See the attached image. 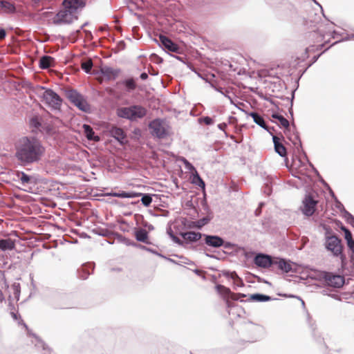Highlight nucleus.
Listing matches in <instances>:
<instances>
[{
  "mask_svg": "<svg viewBox=\"0 0 354 354\" xmlns=\"http://www.w3.org/2000/svg\"><path fill=\"white\" fill-rule=\"evenodd\" d=\"M45 152L42 142L35 136L21 137L15 143V157L21 166L38 163Z\"/></svg>",
  "mask_w": 354,
  "mask_h": 354,
  "instance_id": "f257e3e1",
  "label": "nucleus"
},
{
  "mask_svg": "<svg viewBox=\"0 0 354 354\" xmlns=\"http://www.w3.org/2000/svg\"><path fill=\"white\" fill-rule=\"evenodd\" d=\"M37 94L42 98V101L52 110L60 111L62 99L51 88H46L44 86L38 88Z\"/></svg>",
  "mask_w": 354,
  "mask_h": 354,
  "instance_id": "f03ea898",
  "label": "nucleus"
},
{
  "mask_svg": "<svg viewBox=\"0 0 354 354\" xmlns=\"http://www.w3.org/2000/svg\"><path fill=\"white\" fill-rule=\"evenodd\" d=\"M147 114V109L140 105H131L118 109L117 115L121 118L130 121H136L144 118Z\"/></svg>",
  "mask_w": 354,
  "mask_h": 354,
  "instance_id": "7ed1b4c3",
  "label": "nucleus"
},
{
  "mask_svg": "<svg viewBox=\"0 0 354 354\" xmlns=\"http://www.w3.org/2000/svg\"><path fill=\"white\" fill-rule=\"evenodd\" d=\"M66 98L80 111L89 113L91 106L85 97L75 89H68L65 91Z\"/></svg>",
  "mask_w": 354,
  "mask_h": 354,
  "instance_id": "20e7f679",
  "label": "nucleus"
},
{
  "mask_svg": "<svg viewBox=\"0 0 354 354\" xmlns=\"http://www.w3.org/2000/svg\"><path fill=\"white\" fill-rule=\"evenodd\" d=\"M324 245L327 250L330 251L334 257H343V246L342 241L335 235L326 234Z\"/></svg>",
  "mask_w": 354,
  "mask_h": 354,
  "instance_id": "39448f33",
  "label": "nucleus"
},
{
  "mask_svg": "<svg viewBox=\"0 0 354 354\" xmlns=\"http://www.w3.org/2000/svg\"><path fill=\"white\" fill-rule=\"evenodd\" d=\"M77 19L76 14L64 8L59 11L53 18V23L55 25L70 24Z\"/></svg>",
  "mask_w": 354,
  "mask_h": 354,
  "instance_id": "423d86ee",
  "label": "nucleus"
},
{
  "mask_svg": "<svg viewBox=\"0 0 354 354\" xmlns=\"http://www.w3.org/2000/svg\"><path fill=\"white\" fill-rule=\"evenodd\" d=\"M302 204L301 207L302 213L306 216H310L315 212L317 201L310 194H307L302 201Z\"/></svg>",
  "mask_w": 354,
  "mask_h": 354,
  "instance_id": "0eeeda50",
  "label": "nucleus"
},
{
  "mask_svg": "<svg viewBox=\"0 0 354 354\" xmlns=\"http://www.w3.org/2000/svg\"><path fill=\"white\" fill-rule=\"evenodd\" d=\"M149 128L151 130V135L159 139H162L167 135L163 122L160 119H155L150 122Z\"/></svg>",
  "mask_w": 354,
  "mask_h": 354,
  "instance_id": "6e6552de",
  "label": "nucleus"
},
{
  "mask_svg": "<svg viewBox=\"0 0 354 354\" xmlns=\"http://www.w3.org/2000/svg\"><path fill=\"white\" fill-rule=\"evenodd\" d=\"M323 278L327 285L335 288L342 287L344 283V277L331 272H324Z\"/></svg>",
  "mask_w": 354,
  "mask_h": 354,
  "instance_id": "1a4fd4ad",
  "label": "nucleus"
},
{
  "mask_svg": "<svg viewBox=\"0 0 354 354\" xmlns=\"http://www.w3.org/2000/svg\"><path fill=\"white\" fill-rule=\"evenodd\" d=\"M274 257L266 254L259 253L254 259V263L258 267L268 268L270 267H274Z\"/></svg>",
  "mask_w": 354,
  "mask_h": 354,
  "instance_id": "9d476101",
  "label": "nucleus"
},
{
  "mask_svg": "<svg viewBox=\"0 0 354 354\" xmlns=\"http://www.w3.org/2000/svg\"><path fill=\"white\" fill-rule=\"evenodd\" d=\"M109 134L114 138L121 145L127 142V135L122 129L112 126L109 129Z\"/></svg>",
  "mask_w": 354,
  "mask_h": 354,
  "instance_id": "9b49d317",
  "label": "nucleus"
},
{
  "mask_svg": "<svg viewBox=\"0 0 354 354\" xmlns=\"http://www.w3.org/2000/svg\"><path fill=\"white\" fill-rule=\"evenodd\" d=\"M274 266L282 272L288 273L293 271L292 264L289 260L274 257Z\"/></svg>",
  "mask_w": 354,
  "mask_h": 354,
  "instance_id": "f8f14e48",
  "label": "nucleus"
},
{
  "mask_svg": "<svg viewBox=\"0 0 354 354\" xmlns=\"http://www.w3.org/2000/svg\"><path fill=\"white\" fill-rule=\"evenodd\" d=\"M159 41L160 42L161 46L166 50L174 53L179 52V46L167 37L163 35H160Z\"/></svg>",
  "mask_w": 354,
  "mask_h": 354,
  "instance_id": "ddd939ff",
  "label": "nucleus"
},
{
  "mask_svg": "<svg viewBox=\"0 0 354 354\" xmlns=\"http://www.w3.org/2000/svg\"><path fill=\"white\" fill-rule=\"evenodd\" d=\"M205 243L212 248H220L224 244V240L217 235L203 234Z\"/></svg>",
  "mask_w": 354,
  "mask_h": 354,
  "instance_id": "4468645a",
  "label": "nucleus"
},
{
  "mask_svg": "<svg viewBox=\"0 0 354 354\" xmlns=\"http://www.w3.org/2000/svg\"><path fill=\"white\" fill-rule=\"evenodd\" d=\"M180 235L183 239L185 245L195 243L199 241L202 238V236H203V234L202 233L194 231L181 232Z\"/></svg>",
  "mask_w": 354,
  "mask_h": 354,
  "instance_id": "2eb2a0df",
  "label": "nucleus"
},
{
  "mask_svg": "<svg viewBox=\"0 0 354 354\" xmlns=\"http://www.w3.org/2000/svg\"><path fill=\"white\" fill-rule=\"evenodd\" d=\"M62 4L64 8L75 14L79 8L85 6V3L82 0H64Z\"/></svg>",
  "mask_w": 354,
  "mask_h": 354,
  "instance_id": "dca6fc26",
  "label": "nucleus"
},
{
  "mask_svg": "<svg viewBox=\"0 0 354 354\" xmlns=\"http://www.w3.org/2000/svg\"><path fill=\"white\" fill-rule=\"evenodd\" d=\"M94 268V264L93 263H87L82 265V266L77 270V277L80 279L85 280L91 274L89 269L92 270Z\"/></svg>",
  "mask_w": 354,
  "mask_h": 354,
  "instance_id": "f3484780",
  "label": "nucleus"
},
{
  "mask_svg": "<svg viewBox=\"0 0 354 354\" xmlns=\"http://www.w3.org/2000/svg\"><path fill=\"white\" fill-rule=\"evenodd\" d=\"M134 236L137 241L142 242L146 244H150L149 241L148 232L141 227L136 228L134 231Z\"/></svg>",
  "mask_w": 354,
  "mask_h": 354,
  "instance_id": "a211bd4d",
  "label": "nucleus"
},
{
  "mask_svg": "<svg viewBox=\"0 0 354 354\" xmlns=\"http://www.w3.org/2000/svg\"><path fill=\"white\" fill-rule=\"evenodd\" d=\"M102 75L106 77L107 80H115L120 73V70L114 69L109 66H104L100 69Z\"/></svg>",
  "mask_w": 354,
  "mask_h": 354,
  "instance_id": "6ab92c4d",
  "label": "nucleus"
},
{
  "mask_svg": "<svg viewBox=\"0 0 354 354\" xmlns=\"http://www.w3.org/2000/svg\"><path fill=\"white\" fill-rule=\"evenodd\" d=\"M272 141L274 143V150L281 157H286L287 156V151L283 145L280 142L279 138L277 136H274L272 133Z\"/></svg>",
  "mask_w": 354,
  "mask_h": 354,
  "instance_id": "aec40b11",
  "label": "nucleus"
},
{
  "mask_svg": "<svg viewBox=\"0 0 354 354\" xmlns=\"http://www.w3.org/2000/svg\"><path fill=\"white\" fill-rule=\"evenodd\" d=\"M84 133L85 137L90 141L98 142L100 138L98 136L95 135V132L93 128L86 124H84L82 126Z\"/></svg>",
  "mask_w": 354,
  "mask_h": 354,
  "instance_id": "412c9836",
  "label": "nucleus"
},
{
  "mask_svg": "<svg viewBox=\"0 0 354 354\" xmlns=\"http://www.w3.org/2000/svg\"><path fill=\"white\" fill-rule=\"evenodd\" d=\"M250 115L253 118V120L256 124L259 125L263 129L267 130L270 134H272V133L269 130L268 127L266 124V121L261 115H259L257 112H251L250 113Z\"/></svg>",
  "mask_w": 354,
  "mask_h": 354,
  "instance_id": "4be33fe9",
  "label": "nucleus"
},
{
  "mask_svg": "<svg viewBox=\"0 0 354 354\" xmlns=\"http://www.w3.org/2000/svg\"><path fill=\"white\" fill-rule=\"evenodd\" d=\"M272 118L277 119L279 121L280 125L285 128L284 133L286 135H288V133L292 131L289 121L283 115L278 113H274L272 114Z\"/></svg>",
  "mask_w": 354,
  "mask_h": 354,
  "instance_id": "5701e85b",
  "label": "nucleus"
},
{
  "mask_svg": "<svg viewBox=\"0 0 354 354\" xmlns=\"http://www.w3.org/2000/svg\"><path fill=\"white\" fill-rule=\"evenodd\" d=\"M55 64V59L53 57L44 55L42 56L39 59V67L42 69H46L53 66Z\"/></svg>",
  "mask_w": 354,
  "mask_h": 354,
  "instance_id": "b1692460",
  "label": "nucleus"
},
{
  "mask_svg": "<svg viewBox=\"0 0 354 354\" xmlns=\"http://www.w3.org/2000/svg\"><path fill=\"white\" fill-rule=\"evenodd\" d=\"M16 177L21 181L22 185L33 184L34 178L30 176L24 171H17L16 172Z\"/></svg>",
  "mask_w": 354,
  "mask_h": 354,
  "instance_id": "393cba45",
  "label": "nucleus"
},
{
  "mask_svg": "<svg viewBox=\"0 0 354 354\" xmlns=\"http://www.w3.org/2000/svg\"><path fill=\"white\" fill-rule=\"evenodd\" d=\"M15 248V241L10 239H0V250L2 251L12 250Z\"/></svg>",
  "mask_w": 354,
  "mask_h": 354,
  "instance_id": "a878e982",
  "label": "nucleus"
},
{
  "mask_svg": "<svg viewBox=\"0 0 354 354\" xmlns=\"http://www.w3.org/2000/svg\"><path fill=\"white\" fill-rule=\"evenodd\" d=\"M292 128L293 129L292 131H294L293 135L290 136V132L288 133V135L286 136L288 137L289 140L293 143L295 146H296L298 144L299 147L301 148V141L300 140L299 133L296 131V127L294 124H292Z\"/></svg>",
  "mask_w": 354,
  "mask_h": 354,
  "instance_id": "bb28decb",
  "label": "nucleus"
},
{
  "mask_svg": "<svg viewBox=\"0 0 354 354\" xmlns=\"http://www.w3.org/2000/svg\"><path fill=\"white\" fill-rule=\"evenodd\" d=\"M273 299L266 295L261 294V293H255L250 295V298L248 300L257 301V302H266L272 300Z\"/></svg>",
  "mask_w": 354,
  "mask_h": 354,
  "instance_id": "cd10ccee",
  "label": "nucleus"
},
{
  "mask_svg": "<svg viewBox=\"0 0 354 354\" xmlns=\"http://www.w3.org/2000/svg\"><path fill=\"white\" fill-rule=\"evenodd\" d=\"M122 84L125 86L127 92L133 91L136 89L137 84L133 77L127 78L122 82Z\"/></svg>",
  "mask_w": 354,
  "mask_h": 354,
  "instance_id": "c85d7f7f",
  "label": "nucleus"
},
{
  "mask_svg": "<svg viewBox=\"0 0 354 354\" xmlns=\"http://www.w3.org/2000/svg\"><path fill=\"white\" fill-rule=\"evenodd\" d=\"M0 7L8 13H14L16 12L15 5L7 1H0Z\"/></svg>",
  "mask_w": 354,
  "mask_h": 354,
  "instance_id": "c756f323",
  "label": "nucleus"
},
{
  "mask_svg": "<svg viewBox=\"0 0 354 354\" xmlns=\"http://www.w3.org/2000/svg\"><path fill=\"white\" fill-rule=\"evenodd\" d=\"M215 288L217 291V292L223 296V297H231V294H232L230 291V290L228 288H226L225 286L218 284L215 286Z\"/></svg>",
  "mask_w": 354,
  "mask_h": 354,
  "instance_id": "7c9ffc66",
  "label": "nucleus"
},
{
  "mask_svg": "<svg viewBox=\"0 0 354 354\" xmlns=\"http://www.w3.org/2000/svg\"><path fill=\"white\" fill-rule=\"evenodd\" d=\"M36 339L35 346L37 348H42L44 354H53V351L41 339L38 337H36Z\"/></svg>",
  "mask_w": 354,
  "mask_h": 354,
  "instance_id": "2f4dec72",
  "label": "nucleus"
},
{
  "mask_svg": "<svg viewBox=\"0 0 354 354\" xmlns=\"http://www.w3.org/2000/svg\"><path fill=\"white\" fill-rule=\"evenodd\" d=\"M192 182V183L198 185L201 188H205V182L203 181V180L201 178V177L199 176L196 171H195V174L193 175Z\"/></svg>",
  "mask_w": 354,
  "mask_h": 354,
  "instance_id": "473e14b6",
  "label": "nucleus"
},
{
  "mask_svg": "<svg viewBox=\"0 0 354 354\" xmlns=\"http://www.w3.org/2000/svg\"><path fill=\"white\" fill-rule=\"evenodd\" d=\"M321 182L323 183V185L324 186L328 187V189H330V192L331 194L332 197L334 198L335 200L336 201V207H337V208L339 209L342 212L344 213V209H345V208H344V205H342V203H340L339 201H337V199L335 194L333 193V192L330 189V188L329 187L328 185L323 179L321 180Z\"/></svg>",
  "mask_w": 354,
  "mask_h": 354,
  "instance_id": "72a5a7b5",
  "label": "nucleus"
},
{
  "mask_svg": "<svg viewBox=\"0 0 354 354\" xmlns=\"http://www.w3.org/2000/svg\"><path fill=\"white\" fill-rule=\"evenodd\" d=\"M152 196L149 194H142L141 196V202L145 207H149L152 203Z\"/></svg>",
  "mask_w": 354,
  "mask_h": 354,
  "instance_id": "f704fd0d",
  "label": "nucleus"
},
{
  "mask_svg": "<svg viewBox=\"0 0 354 354\" xmlns=\"http://www.w3.org/2000/svg\"><path fill=\"white\" fill-rule=\"evenodd\" d=\"M93 62L91 59H87L82 63V68L86 73H91V71L93 68Z\"/></svg>",
  "mask_w": 354,
  "mask_h": 354,
  "instance_id": "c9c22d12",
  "label": "nucleus"
},
{
  "mask_svg": "<svg viewBox=\"0 0 354 354\" xmlns=\"http://www.w3.org/2000/svg\"><path fill=\"white\" fill-rule=\"evenodd\" d=\"M343 216L348 223L354 227V216L345 209H344Z\"/></svg>",
  "mask_w": 354,
  "mask_h": 354,
  "instance_id": "e433bc0d",
  "label": "nucleus"
},
{
  "mask_svg": "<svg viewBox=\"0 0 354 354\" xmlns=\"http://www.w3.org/2000/svg\"><path fill=\"white\" fill-rule=\"evenodd\" d=\"M118 239L123 243H124L126 245H132V246H134V247H138V244L136 243V242L127 239V238H125L124 236H122V235H119L118 236Z\"/></svg>",
  "mask_w": 354,
  "mask_h": 354,
  "instance_id": "4c0bfd02",
  "label": "nucleus"
},
{
  "mask_svg": "<svg viewBox=\"0 0 354 354\" xmlns=\"http://www.w3.org/2000/svg\"><path fill=\"white\" fill-rule=\"evenodd\" d=\"M181 161L183 162L185 169H187L189 171H196L194 165L190 163L186 158H182Z\"/></svg>",
  "mask_w": 354,
  "mask_h": 354,
  "instance_id": "58836bf2",
  "label": "nucleus"
},
{
  "mask_svg": "<svg viewBox=\"0 0 354 354\" xmlns=\"http://www.w3.org/2000/svg\"><path fill=\"white\" fill-rule=\"evenodd\" d=\"M341 230L344 233V238H345L346 241L353 239L352 234H351V231L347 227H346L345 226L342 225L341 227Z\"/></svg>",
  "mask_w": 354,
  "mask_h": 354,
  "instance_id": "ea45409f",
  "label": "nucleus"
},
{
  "mask_svg": "<svg viewBox=\"0 0 354 354\" xmlns=\"http://www.w3.org/2000/svg\"><path fill=\"white\" fill-rule=\"evenodd\" d=\"M111 196L118 197L120 198H126L127 192L120 191V192H112L109 194Z\"/></svg>",
  "mask_w": 354,
  "mask_h": 354,
  "instance_id": "a19ab883",
  "label": "nucleus"
},
{
  "mask_svg": "<svg viewBox=\"0 0 354 354\" xmlns=\"http://www.w3.org/2000/svg\"><path fill=\"white\" fill-rule=\"evenodd\" d=\"M209 219L208 218L204 217L202 219H200L196 222L197 224L196 225V226L198 228H201L203 226L209 223Z\"/></svg>",
  "mask_w": 354,
  "mask_h": 354,
  "instance_id": "79ce46f5",
  "label": "nucleus"
},
{
  "mask_svg": "<svg viewBox=\"0 0 354 354\" xmlns=\"http://www.w3.org/2000/svg\"><path fill=\"white\" fill-rule=\"evenodd\" d=\"M200 122H204L206 125H211L214 124V120L209 116H205L199 119Z\"/></svg>",
  "mask_w": 354,
  "mask_h": 354,
  "instance_id": "37998d69",
  "label": "nucleus"
},
{
  "mask_svg": "<svg viewBox=\"0 0 354 354\" xmlns=\"http://www.w3.org/2000/svg\"><path fill=\"white\" fill-rule=\"evenodd\" d=\"M142 195L140 192H127L126 198H133L136 197H139Z\"/></svg>",
  "mask_w": 354,
  "mask_h": 354,
  "instance_id": "c03bdc74",
  "label": "nucleus"
},
{
  "mask_svg": "<svg viewBox=\"0 0 354 354\" xmlns=\"http://www.w3.org/2000/svg\"><path fill=\"white\" fill-rule=\"evenodd\" d=\"M170 237L174 243H177L179 245L185 246V242L180 239L176 236H175L174 234H170Z\"/></svg>",
  "mask_w": 354,
  "mask_h": 354,
  "instance_id": "a18cd8bd",
  "label": "nucleus"
},
{
  "mask_svg": "<svg viewBox=\"0 0 354 354\" xmlns=\"http://www.w3.org/2000/svg\"><path fill=\"white\" fill-rule=\"evenodd\" d=\"M351 39H354V33L353 34H351V35H346V36L345 37H344L342 39H339V40L336 41L330 46H333L335 45L336 44H337L339 42L344 41H348V40H351Z\"/></svg>",
  "mask_w": 354,
  "mask_h": 354,
  "instance_id": "49530a36",
  "label": "nucleus"
},
{
  "mask_svg": "<svg viewBox=\"0 0 354 354\" xmlns=\"http://www.w3.org/2000/svg\"><path fill=\"white\" fill-rule=\"evenodd\" d=\"M246 297V295L243 293H238V294L232 293V294H231V299L234 301H236L239 299H241V301H243L241 299L243 297Z\"/></svg>",
  "mask_w": 354,
  "mask_h": 354,
  "instance_id": "de8ad7c7",
  "label": "nucleus"
},
{
  "mask_svg": "<svg viewBox=\"0 0 354 354\" xmlns=\"http://www.w3.org/2000/svg\"><path fill=\"white\" fill-rule=\"evenodd\" d=\"M309 325L312 328L313 336L315 337V327L314 326V324L311 323V322L309 321ZM315 338L316 341L319 343H322L323 342V339L321 337H318L317 338L315 337Z\"/></svg>",
  "mask_w": 354,
  "mask_h": 354,
  "instance_id": "09e8293b",
  "label": "nucleus"
},
{
  "mask_svg": "<svg viewBox=\"0 0 354 354\" xmlns=\"http://www.w3.org/2000/svg\"><path fill=\"white\" fill-rule=\"evenodd\" d=\"M225 276L227 277H230L231 279H232L234 281H236L237 279L239 278V277L238 276V274H236V272H227L225 274Z\"/></svg>",
  "mask_w": 354,
  "mask_h": 354,
  "instance_id": "8fccbe9b",
  "label": "nucleus"
},
{
  "mask_svg": "<svg viewBox=\"0 0 354 354\" xmlns=\"http://www.w3.org/2000/svg\"><path fill=\"white\" fill-rule=\"evenodd\" d=\"M138 247L142 250H147L148 252H150L153 254H157V255H159V256H161L158 252H156V250L151 249V248H147L145 245H139Z\"/></svg>",
  "mask_w": 354,
  "mask_h": 354,
  "instance_id": "3c124183",
  "label": "nucleus"
},
{
  "mask_svg": "<svg viewBox=\"0 0 354 354\" xmlns=\"http://www.w3.org/2000/svg\"><path fill=\"white\" fill-rule=\"evenodd\" d=\"M348 248L352 251L353 255H354V240L351 239L346 241Z\"/></svg>",
  "mask_w": 354,
  "mask_h": 354,
  "instance_id": "603ef678",
  "label": "nucleus"
},
{
  "mask_svg": "<svg viewBox=\"0 0 354 354\" xmlns=\"http://www.w3.org/2000/svg\"><path fill=\"white\" fill-rule=\"evenodd\" d=\"M319 35V37L317 38V41L322 40L324 38L325 32L319 29L317 30V32H314L313 35Z\"/></svg>",
  "mask_w": 354,
  "mask_h": 354,
  "instance_id": "864d4df0",
  "label": "nucleus"
},
{
  "mask_svg": "<svg viewBox=\"0 0 354 354\" xmlns=\"http://www.w3.org/2000/svg\"><path fill=\"white\" fill-rule=\"evenodd\" d=\"M222 246H223L225 249L230 250V249H233L234 248L235 245L231 242H225L224 241V244Z\"/></svg>",
  "mask_w": 354,
  "mask_h": 354,
  "instance_id": "5fc2aeb1",
  "label": "nucleus"
},
{
  "mask_svg": "<svg viewBox=\"0 0 354 354\" xmlns=\"http://www.w3.org/2000/svg\"><path fill=\"white\" fill-rule=\"evenodd\" d=\"M234 282L235 286H236L237 287L244 286V283L240 277L239 279H237L236 281H234Z\"/></svg>",
  "mask_w": 354,
  "mask_h": 354,
  "instance_id": "6e6d98bb",
  "label": "nucleus"
},
{
  "mask_svg": "<svg viewBox=\"0 0 354 354\" xmlns=\"http://www.w3.org/2000/svg\"><path fill=\"white\" fill-rule=\"evenodd\" d=\"M10 315L15 320H17L21 318L20 315H18L17 313L15 312H10Z\"/></svg>",
  "mask_w": 354,
  "mask_h": 354,
  "instance_id": "4d7b16f0",
  "label": "nucleus"
},
{
  "mask_svg": "<svg viewBox=\"0 0 354 354\" xmlns=\"http://www.w3.org/2000/svg\"><path fill=\"white\" fill-rule=\"evenodd\" d=\"M6 36V30L3 28L0 29V40L4 39Z\"/></svg>",
  "mask_w": 354,
  "mask_h": 354,
  "instance_id": "13d9d810",
  "label": "nucleus"
},
{
  "mask_svg": "<svg viewBox=\"0 0 354 354\" xmlns=\"http://www.w3.org/2000/svg\"><path fill=\"white\" fill-rule=\"evenodd\" d=\"M144 226L145 227H147L149 231H152L154 230V227L153 225L150 224V223H145L144 224Z\"/></svg>",
  "mask_w": 354,
  "mask_h": 354,
  "instance_id": "bf43d9fd",
  "label": "nucleus"
},
{
  "mask_svg": "<svg viewBox=\"0 0 354 354\" xmlns=\"http://www.w3.org/2000/svg\"><path fill=\"white\" fill-rule=\"evenodd\" d=\"M226 127H227V124L225 122L220 123L218 124V128L220 130L224 131Z\"/></svg>",
  "mask_w": 354,
  "mask_h": 354,
  "instance_id": "052dcab7",
  "label": "nucleus"
},
{
  "mask_svg": "<svg viewBox=\"0 0 354 354\" xmlns=\"http://www.w3.org/2000/svg\"><path fill=\"white\" fill-rule=\"evenodd\" d=\"M140 77L142 80H146L148 78V74L145 72H143L140 74Z\"/></svg>",
  "mask_w": 354,
  "mask_h": 354,
  "instance_id": "680f3d73",
  "label": "nucleus"
},
{
  "mask_svg": "<svg viewBox=\"0 0 354 354\" xmlns=\"http://www.w3.org/2000/svg\"><path fill=\"white\" fill-rule=\"evenodd\" d=\"M264 192L268 194V195H270V193H271V189L270 188L269 185H266V187L264 189Z\"/></svg>",
  "mask_w": 354,
  "mask_h": 354,
  "instance_id": "e2e57ef3",
  "label": "nucleus"
},
{
  "mask_svg": "<svg viewBox=\"0 0 354 354\" xmlns=\"http://www.w3.org/2000/svg\"><path fill=\"white\" fill-rule=\"evenodd\" d=\"M342 35L341 34H339V32H337V31L335 30H333V32H332V37L333 39H335V38H337L338 36H340Z\"/></svg>",
  "mask_w": 354,
  "mask_h": 354,
  "instance_id": "0e129e2a",
  "label": "nucleus"
},
{
  "mask_svg": "<svg viewBox=\"0 0 354 354\" xmlns=\"http://www.w3.org/2000/svg\"><path fill=\"white\" fill-rule=\"evenodd\" d=\"M288 8H289V9H290V12H291L292 14L296 13L295 8L292 5L289 4V5H288Z\"/></svg>",
  "mask_w": 354,
  "mask_h": 354,
  "instance_id": "69168bd1",
  "label": "nucleus"
},
{
  "mask_svg": "<svg viewBox=\"0 0 354 354\" xmlns=\"http://www.w3.org/2000/svg\"><path fill=\"white\" fill-rule=\"evenodd\" d=\"M261 212V209L260 207H258L255 210V215L259 216Z\"/></svg>",
  "mask_w": 354,
  "mask_h": 354,
  "instance_id": "338daca9",
  "label": "nucleus"
},
{
  "mask_svg": "<svg viewBox=\"0 0 354 354\" xmlns=\"http://www.w3.org/2000/svg\"><path fill=\"white\" fill-rule=\"evenodd\" d=\"M321 55H322V53L318 55H316V56L313 57V62H315L318 59V58L320 57Z\"/></svg>",
  "mask_w": 354,
  "mask_h": 354,
  "instance_id": "774afa93",
  "label": "nucleus"
}]
</instances>
